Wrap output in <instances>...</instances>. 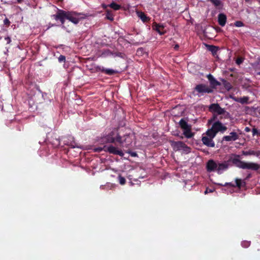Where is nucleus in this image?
<instances>
[{"label": "nucleus", "instance_id": "nucleus-4", "mask_svg": "<svg viewBox=\"0 0 260 260\" xmlns=\"http://www.w3.org/2000/svg\"><path fill=\"white\" fill-rule=\"evenodd\" d=\"M125 141V138L120 136L117 131H112L106 136H105L100 139L101 144H106L107 143H118L122 144Z\"/></svg>", "mask_w": 260, "mask_h": 260}, {"label": "nucleus", "instance_id": "nucleus-25", "mask_svg": "<svg viewBox=\"0 0 260 260\" xmlns=\"http://www.w3.org/2000/svg\"><path fill=\"white\" fill-rule=\"evenodd\" d=\"M106 18L111 21L113 20V16L111 11L109 10L106 11Z\"/></svg>", "mask_w": 260, "mask_h": 260}, {"label": "nucleus", "instance_id": "nucleus-32", "mask_svg": "<svg viewBox=\"0 0 260 260\" xmlns=\"http://www.w3.org/2000/svg\"><path fill=\"white\" fill-rule=\"evenodd\" d=\"M212 191H212V189L206 188L205 191H204V194H207L209 192H212Z\"/></svg>", "mask_w": 260, "mask_h": 260}, {"label": "nucleus", "instance_id": "nucleus-26", "mask_svg": "<svg viewBox=\"0 0 260 260\" xmlns=\"http://www.w3.org/2000/svg\"><path fill=\"white\" fill-rule=\"evenodd\" d=\"M118 181H119V184H120L121 185H124L125 183V179L124 177H122L121 175L118 176Z\"/></svg>", "mask_w": 260, "mask_h": 260}, {"label": "nucleus", "instance_id": "nucleus-16", "mask_svg": "<svg viewBox=\"0 0 260 260\" xmlns=\"http://www.w3.org/2000/svg\"><path fill=\"white\" fill-rule=\"evenodd\" d=\"M242 154L247 156V155H256L258 156L259 155V152H256L253 150H249L248 151H243Z\"/></svg>", "mask_w": 260, "mask_h": 260}, {"label": "nucleus", "instance_id": "nucleus-33", "mask_svg": "<svg viewBox=\"0 0 260 260\" xmlns=\"http://www.w3.org/2000/svg\"><path fill=\"white\" fill-rule=\"evenodd\" d=\"M242 59L241 58H238L236 60V63L238 64H240V63H242Z\"/></svg>", "mask_w": 260, "mask_h": 260}, {"label": "nucleus", "instance_id": "nucleus-14", "mask_svg": "<svg viewBox=\"0 0 260 260\" xmlns=\"http://www.w3.org/2000/svg\"><path fill=\"white\" fill-rule=\"evenodd\" d=\"M218 21L221 26H223L225 24L226 21V16L222 13L219 14L218 16Z\"/></svg>", "mask_w": 260, "mask_h": 260}, {"label": "nucleus", "instance_id": "nucleus-19", "mask_svg": "<svg viewBox=\"0 0 260 260\" xmlns=\"http://www.w3.org/2000/svg\"><path fill=\"white\" fill-rule=\"evenodd\" d=\"M137 14L138 17L143 21L146 22L148 20V17L146 15L142 12H138Z\"/></svg>", "mask_w": 260, "mask_h": 260}, {"label": "nucleus", "instance_id": "nucleus-18", "mask_svg": "<svg viewBox=\"0 0 260 260\" xmlns=\"http://www.w3.org/2000/svg\"><path fill=\"white\" fill-rule=\"evenodd\" d=\"M100 70L102 72H104L106 74H108V75H113L115 73H117V71L114 70H112V69H105L104 68H102L101 69H100Z\"/></svg>", "mask_w": 260, "mask_h": 260}, {"label": "nucleus", "instance_id": "nucleus-23", "mask_svg": "<svg viewBox=\"0 0 260 260\" xmlns=\"http://www.w3.org/2000/svg\"><path fill=\"white\" fill-rule=\"evenodd\" d=\"M235 182H236V186L238 187L239 188H241L242 187V183H245V182H243L241 179H240L238 178L236 179Z\"/></svg>", "mask_w": 260, "mask_h": 260}, {"label": "nucleus", "instance_id": "nucleus-38", "mask_svg": "<svg viewBox=\"0 0 260 260\" xmlns=\"http://www.w3.org/2000/svg\"><path fill=\"white\" fill-rule=\"evenodd\" d=\"M245 130L247 131V130H250V129H249V128L248 127H246L245 128Z\"/></svg>", "mask_w": 260, "mask_h": 260}, {"label": "nucleus", "instance_id": "nucleus-43", "mask_svg": "<svg viewBox=\"0 0 260 260\" xmlns=\"http://www.w3.org/2000/svg\"><path fill=\"white\" fill-rule=\"evenodd\" d=\"M252 130L255 131V130H256V129H255V128H253V129H252Z\"/></svg>", "mask_w": 260, "mask_h": 260}, {"label": "nucleus", "instance_id": "nucleus-9", "mask_svg": "<svg viewBox=\"0 0 260 260\" xmlns=\"http://www.w3.org/2000/svg\"><path fill=\"white\" fill-rule=\"evenodd\" d=\"M106 149L108 152L113 154L114 155H119L120 156H122L124 155V153L122 152L121 150H119L117 149L115 147L112 145H110L107 147H106Z\"/></svg>", "mask_w": 260, "mask_h": 260}, {"label": "nucleus", "instance_id": "nucleus-29", "mask_svg": "<svg viewBox=\"0 0 260 260\" xmlns=\"http://www.w3.org/2000/svg\"><path fill=\"white\" fill-rule=\"evenodd\" d=\"M235 25L238 27H240L243 25V24L241 21H236L235 23Z\"/></svg>", "mask_w": 260, "mask_h": 260}, {"label": "nucleus", "instance_id": "nucleus-13", "mask_svg": "<svg viewBox=\"0 0 260 260\" xmlns=\"http://www.w3.org/2000/svg\"><path fill=\"white\" fill-rule=\"evenodd\" d=\"M226 129V128L223 126L221 122L217 121L213 124L212 128L208 130H225Z\"/></svg>", "mask_w": 260, "mask_h": 260}, {"label": "nucleus", "instance_id": "nucleus-40", "mask_svg": "<svg viewBox=\"0 0 260 260\" xmlns=\"http://www.w3.org/2000/svg\"><path fill=\"white\" fill-rule=\"evenodd\" d=\"M103 7H104V8H106V7H107V6L104 5V6H103Z\"/></svg>", "mask_w": 260, "mask_h": 260}, {"label": "nucleus", "instance_id": "nucleus-22", "mask_svg": "<svg viewBox=\"0 0 260 260\" xmlns=\"http://www.w3.org/2000/svg\"><path fill=\"white\" fill-rule=\"evenodd\" d=\"M208 49L209 51L212 52V53L213 54H215L218 50L217 47H216L214 46H211V45L208 46Z\"/></svg>", "mask_w": 260, "mask_h": 260}, {"label": "nucleus", "instance_id": "nucleus-35", "mask_svg": "<svg viewBox=\"0 0 260 260\" xmlns=\"http://www.w3.org/2000/svg\"><path fill=\"white\" fill-rule=\"evenodd\" d=\"M6 40H7L8 43H10L11 39H10V38L8 37V38H6Z\"/></svg>", "mask_w": 260, "mask_h": 260}, {"label": "nucleus", "instance_id": "nucleus-5", "mask_svg": "<svg viewBox=\"0 0 260 260\" xmlns=\"http://www.w3.org/2000/svg\"><path fill=\"white\" fill-rule=\"evenodd\" d=\"M218 132V131H206L203 134L201 139L203 145L208 147H215V142L213 141V139L215 138Z\"/></svg>", "mask_w": 260, "mask_h": 260}, {"label": "nucleus", "instance_id": "nucleus-44", "mask_svg": "<svg viewBox=\"0 0 260 260\" xmlns=\"http://www.w3.org/2000/svg\"><path fill=\"white\" fill-rule=\"evenodd\" d=\"M258 74L260 75V73H258Z\"/></svg>", "mask_w": 260, "mask_h": 260}, {"label": "nucleus", "instance_id": "nucleus-27", "mask_svg": "<svg viewBox=\"0 0 260 260\" xmlns=\"http://www.w3.org/2000/svg\"><path fill=\"white\" fill-rule=\"evenodd\" d=\"M216 6H219L220 4V1L219 0H209Z\"/></svg>", "mask_w": 260, "mask_h": 260}, {"label": "nucleus", "instance_id": "nucleus-15", "mask_svg": "<svg viewBox=\"0 0 260 260\" xmlns=\"http://www.w3.org/2000/svg\"><path fill=\"white\" fill-rule=\"evenodd\" d=\"M208 79L210 81V83L212 86V87H211L212 88V89L213 88H214L215 87H216V86L219 85V82H218L215 79H214L211 75H209L208 76Z\"/></svg>", "mask_w": 260, "mask_h": 260}, {"label": "nucleus", "instance_id": "nucleus-31", "mask_svg": "<svg viewBox=\"0 0 260 260\" xmlns=\"http://www.w3.org/2000/svg\"><path fill=\"white\" fill-rule=\"evenodd\" d=\"M251 132L253 133V136H254L255 135L260 136V131H252Z\"/></svg>", "mask_w": 260, "mask_h": 260}, {"label": "nucleus", "instance_id": "nucleus-34", "mask_svg": "<svg viewBox=\"0 0 260 260\" xmlns=\"http://www.w3.org/2000/svg\"><path fill=\"white\" fill-rule=\"evenodd\" d=\"M173 135L175 136H179L178 132V131H173Z\"/></svg>", "mask_w": 260, "mask_h": 260}, {"label": "nucleus", "instance_id": "nucleus-12", "mask_svg": "<svg viewBox=\"0 0 260 260\" xmlns=\"http://www.w3.org/2000/svg\"><path fill=\"white\" fill-rule=\"evenodd\" d=\"M179 125L181 128L184 130H190V125L188 124L187 120L186 119H181L179 121Z\"/></svg>", "mask_w": 260, "mask_h": 260}, {"label": "nucleus", "instance_id": "nucleus-39", "mask_svg": "<svg viewBox=\"0 0 260 260\" xmlns=\"http://www.w3.org/2000/svg\"><path fill=\"white\" fill-rule=\"evenodd\" d=\"M246 2H249L250 0H245Z\"/></svg>", "mask_w": 260, "mask_h": 260}, {"label": "nucleus", "instance_id": "nucleus-3", "mask_svg": "<svg viewBox=\"0 0 260 260\" xmlns=\"http://www.w3.org/2000/svg\"><path fill=\"white\" fill-rule=\"evenodd\" d=\"M78 14L76 13L66 12L63 10H58L56 14L52 17L56 20H59L62 24H63L65 19H68L74 24H77L79 21Z\"/></svg>", "mask_w": 260, "mask_h": 260}, {"label": "nucleus", "instance_id": "nucleus-37", "mask_svg": "<svg viewBox=\"0 0 260 260\" xmlns=\"http://www.w3.org/2000/svg\"><path fill=\"white\" fill-rule=\"evenodd\" d=\"M131 155L133 156H135L137 155V154L136 152H133V153L131 154Z\"/></svg>", "mask_w": 260, "mask_h": 260}, {"label": "nucleus", "instance_id": "nucleus-24", "mask_svg": "<svg viewBox=\"0 0 260 260\" xmlns=\"http://www.w3.org/2000/svg\"><path fill=\"white\" fill-rule=\"evenodd\" d=\"M250 244H251L250 241L245 240V241H243L242 242L241 245H242V247L247 248L250 245Z\"/></svg>", "mask_w": 260, "mask_h": 260}, {"label": "nucleus", "instance_id": "nucleus-17", "mask_svg": "<svg viewBox=\"0 0 260 260\" xmlns=\"http://www.w3.org/2000/svg\"><path fill=\"white\" fill-rule=\"evenodd\" d=\"M182 135H184V137L181 136L180 138L183 139V138H186L187 139H190L193 137L194 134L192 133L191 131H183Z\"/></svg>", "mask_w": 260, "mask_h": 260}, {"label": "nucleus", "instance_id": "nucleus-21", "mask_svg": "<svg viewBox=\"0 0 260 260\" xmlns=\"http://www.w3.org/2000/svg\"><path fill=\"white\" fill-rule=\"evenodd\" d=\"M109 6L114 9V10H118L120 9L121 6L115 3H112L110 5H109Z\"/></svg>", "mask_w": 260, "mask_h": 260}, {"label": "nucleus", "instance_id": "nucleus-30", "mask_svg": "<svg viewBox=\"0 0 260 260\" xmlns=\"http://www.w3.org/2000/svg\"><path fill=\"white\" fill-rule=\"evenodd\" d=\"M4 23L5 24L9 25L10 23V22L7 18H6L4 21Z\"/></svg>", "mask_w": 260, "mask_h": 260}, {"label": "nucleus", "instance_id": "nucleus-8", "mask_svg": "<svg viewBox=\"0 0 260 260\" xmlns=\"http://www.w3.org/2000/svg\"><path fill=\"white\" fill-rule=\"evenodd\" d=\"M211 112L216 113L219 115L224 114L226 113L225 110L220 107L218 104H212L209 107Z\"/></svg>", "mask_w": 260, "mask_h": 260}, {"label": "nucleus", "instance_id": "nucleus-10", "mask_svg": "<svg viewBox=\"0 0 260 260\" xmlns=\"http://www.w3.org/2000/svg\"><path fill=\"white\" fill-rule=\"evenodd\" d=\"M238 139V135L236 132L230 133V135L224 136L223 140L226 141H233Z\"/></svg>", "mask_w": 260, "mask_h": 260}, {"label": "nucleus", "instance_id": "nucleus-20", "mask_svg": "<svg viewBox=\"0 0 260 260\" xmlns=\"http://www.w3.org/2000/svg\"><path fill=\"white\" fill-rule=\"evenodd\" d=\"M249 98L246 96H244L243 98H239L238 99L235 100L236 101L239 102L241 104H246L248 102Z\"/></svg>", "mask_w": 260, "mask_h": 260}, {"label": "nucleus", "instance_id": "nucleus-36", "mask_svg": "<svg viewBox=\"0 0 260 260\" xmlns=\"http://www.w3.org/2000/svg\"><path fill=\"white\" fill-rule=\"evenodd\" d=\"M179 48V45H176L174 47V49H177L178 48Z\"/></svg>", "mask_w": 260, "mask_h": 260}, {"label": "nucleus", "instance_id": "nucleus-7", "mask_svg": "<svg viewBox=\"0 0 260 260\" xmlns=\"http://www.w3.org/2000/svg\"><path fill=\"white\" fill-rule=\"evenodd\" d=\"M172 146L174 150H182L187 153L190 152V148L182 142H174Z\"/></svg>", "mask_w": 260, "mask_h": 260}, {"label": "nucleus", "instance_id": "nucleus-28", "mask_svg": "<svg viewBox=\"0 0 260 260\" xmlns=\"http://www.w3.org/2000/svg\"><path fill=\"white\" fill-rule=\"evenodd\" d=\"M65 60H66V57L63 55H60L59 57H58V61L59 62L64 61H65Z\"/></svg>", "mask_w": 260, "mask_h": 260}, {"label": "nucleus", "instance_id": "nucleus-6", "mask_svg": "<svg viewBox=\"0 0 260 260\" xmlns=\"http://www.w3.org/2000/svg\"><path fill=\"white\" fill-rule=\"evenodd\" d=\"M194 90L198 93V95H203L204 93H209L213 92V89L211 87L204 84L197 85Z\"/></svg>", "mask_w": 260, "mask_h": 260}, {"label": "nucleus", "instance_id": "nucleus-41", "mask_svg": "<svg viewBox=\"0 0 260 260\" xmlns=\"http://www.w3.org/2000/svg\"><path fill=\"white\" fill-rule=\"evenodd\" d=\"M18 2H20L21 0H18Z\"/></svg>", "mask_w": 260, "mask_h": 260}, {"label": "nucleus", "instance_id": "nucleus-1", "mask_svg": "<svg viewBox=\"0 0 260 260\" xmlns=\"http://www.w3.org/2000/svg\"><path fill=\"white\" fill-rule=\"evenodd\" d=\"M231 159H232V154H231L227 160L224 161L209 159L206 165V171L209 173L216 172L218 175H221L223 172L228 170L230 167L232 166V161Z\"/></svg>", "mask_w": 260, "mask_h": 260}, {"label": "nucleus", "instance_id": "nucleus-42", "mask_svg": "<svg viewBox=\"0 0 260 260\" xmlns=\"http://www.w3.org/2000/svg\"><path fill=\"white\" fill-rule=\"evenodd\" d=\"M211 120H209V122H211Z\"/></svg>", "mask_w": 260, "mask_h": 260}, {"label": "nucleus", "instance_id": "nucleus-11", "mask_svg": "<svg viewBox=\"0 0 260 260\" xmlns=\"http://www.w3.org/2000/svg\"><path fill=\"white\" fill-rule=\"evenodd\" d=\"M153 29H155L160 35H164L166 32V30L164 29V26L156 23H154L153 25Z\"/></svg>", "mask_w": 260, "mask_h": 260}, {"label": "nucleus", "instance_id": "nucleus-2", "mask_svg": "<svg viewBox=\"0 0 260 260\" xmlns=\"http://www.w3.org/2000/svg\"><path fill=\"white\" fill-rule=\"evenodd\" d=\"M232 165L240 169H247L253 171H257L259 169L260 165L253 162L242 161L240 160V155L238 154H232Z\"/></svg>", "mask_w": 260, "mask_h": 260}]
</instances>
